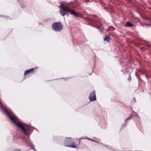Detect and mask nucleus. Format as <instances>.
<instances>
[{"instance_id": "f257e3e1", "label": "nucleus", "mask_w": 151, "mask_h": 151, "mask_svg": "<svg viewBox=\"0 0 151 151\" xmlns=\"http://www.w3.org/2000/svg\"><path fill=\"white\" fill-rule=\"evenodd\" d=\"M9 118L13 121L16 126L20 128L25 134L27 130L31 129L30 127L27 125L24 124L21 122H18V119L15 116H9Z\"/></svg>"}, {"instance_id": "f03ea898", "label": "nucleus", "mask_w": 151, "mask_h": 151, "mask_svg": "<svg viewBox=\"0 0 151 151\" xmlns=\"http://www.w3.org/2000/svg\"><path fill=\"white\" fill-rule=\"evenodd\" d=\"M52 28L56 31H59L63 29V26L60 22H55L52 25Z\"/></svg>"}, {"instance_id": "7ed1b4c3", "label": "nucleus", "mask_w": 151, "mask_h": 151, "mask_svg": "<svg viewBox=\"0 0 151 151\" xmlns=\"http://www.w3.org/2000/svg\"><path fill=\"white\" fill-rule=\"evenodd\" d=\"M60 7L62 8L63 11H66L67 12H69L71 14L74 15L75 17H77L79 16L78 14L75 11L70 10L67 7H64L62 4L60 5Z\"/></svg>"}, {"instance_id": "20e7f679", "label": "nucleus", "mask_w": 151, "mask_h": 151, "mask_svg": "<svg viewBox=\"0 0 151 151\" xmlns=\"http://www.w3.org/2000/svg\"><path fill=\"white\" fill-rule=\"evenodd\" d=\"M89 99L91 101H93L96 100L95 92V91L92 92L89 96Z\"/></svg>"}, {"instance_id": "39448f33", "label": "nucleus", "mask_w": 151, "mask_h": 151, "mask_svg": "<svg viewBox=\"0 0 151 151\" xmlns=\"http://www.w3.org/2000/svg\"><path fill=\"white\" fill-rule=\"evenodd\" d=\"M72 139L71 137H66L65 138V143L66 145H69L71 142H72Z\"/></svg>"}, {"instance_id": "423d86ee", "label": "nucleus", "mask_w": 151, "mask_h": 151, "mask_svg": "<svg viewBox=\"0 0 151 151\" xmlns=\"http://www.w3.org/2000/svg\"><path fill=\"white\" fill-rule=\"evenodd\" d=\"M71 142L69 144V145H66V146L68 147H70L73 148H76V146L74 142L72 140V142Z\"/></svg>"}, {"instance_id": "0eeeda50", "label": "nucleus", "mask_w": 151, "mask_h": 151, "mask_svg": "<svg viewBox=\"0 0 151 151\" xmlns=\"http://www.w3.org/2000/svg\"><path fill=\"white\" fill-rule=\"evenodd\" d=\"M34 68H32L26 71L24 74V75L29 74L30 73L33 72L34 71Z\"/></svg>"}, {"instance_id": "6e6552de", "label": "nucleus", "mask_w": 151, "mask_h": 151, "mask_svg": "<svg viewBox=\"0 0 151 151\" xmlns=\"http://www.w3.org/2000/svg\"><path fill=\"white\" fill-rule=\"evenodd\" d=\"M60 8L61 9H62L60 6ZM65 12H67L66 11H63V10L61 9V10L60 11V13L61 15H63V16H64L66 14L65 13Z\"/></svg>"}, {"instance_id": "1a4fd4ad", "label": "nucleus", "mask_w": 151, "mask_h": 151, "mask_svg": "<svg viewBox=\"0 0 151 151\" xmlns=\"http://www.w3.org/2000/svg\"><path fill=\"white\" fill-rule=\"evenodd\" d=\"M133 26V25L132 24L129 22H127L126 23L125 26L126 27H131Z\"/></svg>"}, {"instance_id": "9d476101", "label": "nucleus", "mask_w": 151, "mask_h": 151, "mask_svg": "<svg viewBox=\"0 0 151 151\" xmlns=\"http://www.w3.org/2000/svg\"><path fill=\"white\" fill-rule=\"evenodd\" d=\"M110 37L109 36H107L106 37H105L104 39V40L105 41H106L107 42H109V41L110 40Z\"/></svg>"}, {"instance_id": "9b49d317", "label": "nucleus", "mask_w": 151, "mask_h": 151, "mask_svg": "<svg viewBox=\"0 0 151 151\" xmlns=\"http://www.w3.org/2000/svg\"><path fill=\"white\" fill-rule=\"evenodd\" d=\"M4 113L6 114H8V112L6 111H4Z\"/></svg>"}]
</instances>
